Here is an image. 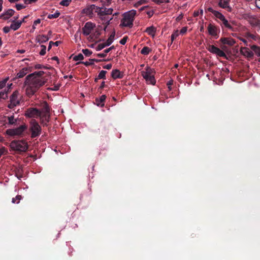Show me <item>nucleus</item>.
<instances>
[{"label":"nucleus","mask_w":260,"mask_h":260,"mask_svg":"<svg viewBox=\"0 0 260 260\" xmlns=\"http://www.w3.org/2000/svg\"><path fill=\"white\" fill-rule=\"evenodd\" d=\"M44 74L43 71H40L35 72L26 77L25 84L27 85L26 93L28 96H31L34 95L47 82V79L42 77Z\"/></svg>","instance_id":"f257e3e1"},{"label":"nucleus","mask_w":260,"mask_h":260,"mask_svg":"<svg viewBox=\"0 0 260 260\" xmlns=\"http://www.w3.org/2000/svg\"><path fill=\"white\" fill-rule=\"evenodd\" d=\"M136 14V11L132 10L124 13L123 18L121 20L120 25L131 28L133 26L134 17Z\"/></svg>","instance_id":"f03ea898"},{"label":"nucleus","mask_w":260,"mask_h":260,"mask_svg":"<svg viewBox=\"0 0 260 260\" xmlns=\"http://www.w3.org/2000/svg\"><path fill=\"white\" fill-rule=\"evenodd\" d=\"M10 147L14 151L18 152H25L28 148L27 142L24 140H14L10 144Z\"/></svg>","instance_id":"7ed1b4c3"},{"label":"nucleus","mask_w":260,"mask_h":260,"mask_svg":"<svg viewBox=\"0 0 260 260\" xmlns=\"http://www.w3.org/2000/svg\"><path fill=\"white\" fill-rule=\"evenodd\" d=\"M29 130L32 139L38 137L42 133L41 126L35 119H31L29 122Z\"/></svg>","instance_id":"20e7f679"},{"label":"nucleus","mask_w":260,"mask_h":260,"mask_svg":"<svg viewBox=\"0 0 260 260\" xmlns=\"http://www.w3.org/2000/svg\"><path fill=\"white\" fill-rule=\"evenodd\" d=\"M27 129V126L24 124L15 128L8 129L6 130V133L7 135L11 137L20 136L22 135L24 132Z\"/></svg>","instance_id":"39448f33"},{"label":"nucleus","mask_w":260,"mask_h":260,"mask_svg":"<svg viewBox=\"0 0 260 260\" xmlns=\"http://www.w3.org/2000/svg\"><path fill=\"white\" fill-rule=\"evenodd\" d=\"M24 115L26 117L37 118L40 116V110L36 108H29L25 111Z\"/></svg>","instance_id":"423d86ee"},{"label":"nucleus","mask_w":260,"mask_h":260,"mask_svg":"<svg viewBox=\"0 0 260 260\" xmlns=\"http://www.w3.org/2000/svg\"><path fill=\"white\" fill-rule=\"evenodd\" d=\"M206 48L210 52L215 54L219 57H226L225 53L222 50L213 45H207Z\"/></svg>","instance_id":"0eeeda50"},{"label":"nucleus","mask_w":260,"mask_h":260,"mask_svg":"<svg viewBox=\"0 0 260 260\" xmlns=\"http://www.w3.org/2000/svg\"><path fill=\"white\" fill-rule=\"evenodd\" d=\"M97 7H98L94 5L87 6L82 10V13L89 17L90 18H92L94 16L93 12L94 11V12H95Z\"/></svg>","instance_id":"6e6552de"},{"label":"nucleus","mask_w":260,"mask_h":260,"mask_svg":"<svg viewBox=\"0 0 260 260\" xmlns=\"http://www.w3.org/2000/svg\"><path fill=\"white\" fill-rule=\"evenodd\" d=\"M245 18L252 26L260 27V20L257 19L255 16L247 14L245 15Z\"/></svg>","instance_id":"1a4fd4ad"},{"label":"nucleus","mask_w":260,"mask_h":260,"mask_svg":"<svg viewBox=\"0 0 260 260\" xmlns=\"http://www.w3.org/2000/svg\"><path fill=\"white\" fill-rule=\"evenodd\" d=\"M18 95L19 92L18 91H15L13 92L10 97V103L8 106V108L12 109L19 104V101L18 99Z\"/></svg>","instance_id":"9d476101"},{"label":"nucleus","mask_w":260,"mask_h":260,"mask_svg":"<svg viewBox=\"0 0 260 260\" xmlns=\"http://www.w3.org/2000/svg\"><path fill=\"white\" fill-rule=\"evenodd\" d=\"M113 9L112 8H106L103 7H98L96 8L95 13L97 15L102 19V17L105 15H111L113 12Z\"/></svg>","instance_id":"9b49d317"},{"label":"nucleus","mask_w":260,"mask_h":260,"mask_svg":"<svg viewBox=\"0 0 260 260\" xmlns=\"http://www.w3.org/2000/svg\"><path fill=\"white\" fill-rule=\"evenodd\" d=\"M95 27V24L91 22H86L82 28V32L84 36L89 35L93 28Z\"/></svg>","instance_id":"f8f14e48"},{"label":"nucleus","mask_w":260,"mask_h":260,"mask_svg":"<svg viewBox=\"0 0 260 260\" xmlns=\"http://www.w3.org/2000/svg\"><path fill=\"white\" fill-rule=\"evenodd\" d=\"M15 13V11L12 9H8L0 15V18L5 20L9 19Z\"/></svg>","instance_id":"ddd939ff"},{"label":"nucleus","mask_w":260,"mask_h":260,"mask_svg":"<svg viewBox=\"0 0 260 260\" xmlns=\"http://www.w3.org/2000/svg\"><path fill=\"white\" fill-rule=\"evenodd\" d=\"M40 119V122L43 126H47V123L50 120V114H43L39 116Z\"/></svg>","instance_id":"4468645a"},{"label":"nucleus","mask_w":260,"mask_h":260,"mask_svg":"<svg viewBox=\"0 0 260 260\" xmlns=\"http://www.w3.org/2000/svg\"><path fill=\"white\" fill-rule=\"evenodd\" d=\"M123 73L121 72L118 69L113 70L111 72V77L114 79H121L123 77Z\"/></svg>","instance_id":"2eb2a0df"},{"label":"nucleus","mask_w":260,"mask_h":260,"mask_svg":"<svg viewBox=\"0 0 260 260\" xmlns=\"http://www.w3.org/2000/svg\"><path fill=\"white\" fill-rule=\"evenodd\" d=\"M41 114H50V108L48 103L44 101L42 104V109L40 110Z\"/></svg>","instance_id":"dca6fc26"},{"label":"nucleus","mask_w":260,"mask_h":260,"mask_svg":"<svg viewBox=\"0 0 260 260\" xmlns=\"http://www.w3.org/2000/svg\"><path fill=\"white\" fill-rule=\"evenodd\" d=\"M220 41L222 44L230 46H233L236 43L234 39L232 38H221Z\"/></svg>","instance_id":"f3484780"},{"label":"nucleus","mask_w":260,"mask_h":260,"mask_svg":"<svg viewBox=\"0 0 260 260\" xmlns=\"http://www.w3.org/2000/svg\"><path fill=\"white\" fill-rule=\"evenodd\" d=\"M240 51L242 54L247 57H251L253 55V52L246 47H241Z\"/></svg>","instance_id":"a211bd4d"},{"label":"nucleus","mask_w":260,"mask_h":260,"mask_svg":"<svg viewBox=\"0 0 260 260\" xmlns=\"http://www.w3.org/2000/svg\"><path fill=\"white\" fill-rule=\"evenodd\" d=\"M208 31L210 35L212 36H217V28L215 26L210 23L208 26Z\"/></svg>","instance_id":"6ab92c4d"},{"label":"nucleus","mask_w":260,"mask_h":260,"mask_svg":"<svg viewBox=\"0 0 260 260\" xmlns=\"http://www.w3.org/2000/svg\"><path fill=\"white\" fill-rule=\"evenodd\" d=\"M106 96L105 95H102L100 96V98H96L95 100V104L98 106H100L101 107L104 106V102L106 100Z\"/></svg>","instance_id":"aec40b11"},{"label":"nucleus","mask_w":260,"mask_h":260,"mask_svg":"<svg viewBox=\"0 0 260 260\" xmlns=\"http://www.w3.org/2000/svg\"><path fill=\"white\" fill-rule=\"evenodd\" d=\"M145 70V71H142L141 72L142 76L145 79L151 76L153 72V70L148 67L146 68Z\"/></svg>","instance_id":"412c9836"},{"label":"nucleus","mask_w":260,"mask_h":260,"mask_svg":"<svg viewBox=\"0 0 260 260\" xmlns=\"http://www.w3.org/2000/svg\"><path fill=\"white\" fill-rule=\"evenodd\" d=\"M229 0H220L218 5L221 8L231 11V8L229 6Z\"/></svg>","instance_id":"4be33fe9"},{"label":"nucleus","mask_w":260,"mask_h":260,"mask_svg":"<svg viewBox=\"0 0 260 260\" xmlns=\"http://www.w3.org/2000/svg\"><path fill=\"white\" fill-rule=\"evenodd\" d=\"M156 29L153 26L148 27L146 28L145 32H147L149 35L154 37L155 35Z\"/></svg>","instance_id":"5701e85b"},{"label":"nucleus","mask_w":260,"mask_h":260,"mask_svg":"<svg viewBox=\"0 0 260 260\" xmlns=\"http://www.w3.org/2000/svg\"><path fill=\"white\" fill-rule=\"evenodd\" d=\"M49 39V37L48 36H46L44 35H39L37 37L36 40L38 41V42H39L40 43H45L47 41H48Z\"/></svg>","instance_id":"b1692460"},{"label":"nucleus","mask_w":260,"mask_h":260,"mask_svg":"<svg viewBox=\"0 0 260 260\" xmlns=\"http://www.w3.org/2000/svg\"><path fill=\"white\" fill-rule=\"evenodd\" d=\"M21 22L19 21H16L15 20H13L11 24L10 25L11 29L16 30L20 28L21 26Z\"/></svg>","instance_id":"393cba45"},{"label":"nucleus","mask_w":260,"mask_h":260,"mask_svg":"<svg viewBox=\"0 0 260 260\" xmlns=\"http://www.w3.org/2000/svg\"><path fill=\"white\" fill-rule=\"evenodd\" d=\"M115 35V31H113L111 35L109 36L106 42V44L108 46H110L113 42Z\"/></svg>","instance_id":"a878e982"},{"label":"nucleus","mask_w":260,"mask_h":260,"mask_svg":"<svg viewBox=\"0 0 260 260\" xmlns=\"http://www.w3.org/2000/svg\"><path fill=\"white\" fill-rule=\"evenodd\" d=\"M27 68H23L17 74V77L21 78L23 77L27 73Z\"/></svg>","instance_id":"bb28decb"},{"label":"nucleus","mask_w":260,"mask_h":260,"mask_svg":"<svg viewBox=\"0 0 260 260\" xmlns=\"http://www.w3.org/2000/svg\"><path fill=\"white\" fill-rule=\"evenodd\" d=\"M8 120L9 124L15 125L17 121V118H15L14 116L13 115L8 117Z\"/></svg>","instance_id":"cd10ccee"},{"label":"nucleus","mask_w":260,"mask_h":260,"mask_svg":"<svg viewBox=\"0 0 260 260\" xmlns=\"http://www.w3.org/2000/svg\"><path fill=\"white\" fill-rule=\"evenodd\" d=\"M145 80L148 84L152 85H155L156 83V81L153 75L150 76L148 78L146 79Z\"/></svg>","instance_id":"c85d7f7f"},{"label":"nucleus","mask_w":260,"mask_h":260,"mask_svg":"<svg viewBox=\"0 0 260 260\" xmlns=\"http://www.w3.org/2000/svg\"><path fill=\"white\" fill-rule=\"evenodd\" d=\"M151 51V49L148 47L145 46L141 50V53L143 55H148Z\"/></svg>","instance_id":"c756f323"},{"label":"nucleus","mask_w":260,"mask_h":260,"mask_svg":"<svg viewBox=\"0 0 260 260\" xmlns=\"http://www.w3.org/2000/svg\"><path fill=\"white\" fill-rule=\"evenodd\" d=\"M251 49L257 56H260V47L253 45L251 47Z\"/></svg>","instance_id":"7c9ffc66"},{"label":"nucleus","mask_w":260,"mask_h":260,"mask_svg":"<svg viewBox=\"0 0 260 260\" xmlns=\"http://www.w3.org/2000/svg\"><path fill=\"white\" fill-rule=\"evenodd\" d=\"M22 197L20 195H17L16 196L15 198H13L12 199V202L13 204H18L20 202V201L21 200Z\"/></svg>","instance_id":"2f4dec72"},{"label":"nucleus","mask_w":260,"mask_h":260,"mask_svg":"<svg viewBox=\"0 0 260 260\" xmlns=\"http://www.w3.org/2000/svg\"><path fill=\"white\" fill-rule=\"evenodd\" d=\"M60 14V13L58 11H57L55 13L53 14H49L47 16V18L49 19L56 18L59 16Z\"/></svg>","instance_id":"473e14b6"},{"label":"nucleus","mask_w":260,"mask_h":260,"mask_svg":"<svg viewBox=\"0 0 260 260\" xmlns=\"http://www.w3.org/2000/svg\"><path fill=\"white\" fill-rule=\"evenodd\" d=\"M106 73H107L106 71H104V70L101 71L98 75V78L105 79Z\"/></svg>","instance_id":"72a5a7b5"},{"label":"nucleus","mask_w":260,"mask_h":260,"mask_svg":"<svg viewBox=\"0 0 260 260\" xmlns=\"http://www.w3.org/2000/svg\"><path fill=\"white\" fill-rule=\"evenodd\" d=\"M214 15L221 21L225 17L223 15H222L221 13L218 11L215 12Z\"/></svg>","instance_id":"f704fd0d"},{"label":"nucleus","mask_w":260,"mask_h":260,"mask_svg":"<svg viewBox=\"0 0 260 260\" xmlns=\"http://www.w3.org/2000/svg\"><path fill=\"white\" fill-rule=\"evenodd\" d=\"M221 21L222 22V23L226 27L230 29L232 28V26L229 24L228 20H226L225 17L221 20Z\"/></svg>","instance_id":"c9c22d12"},{"label":"nucleus","mask_w":260,"mask_h":260,"mask_svg":"<svg viewBox=\"0 0 260 260\" xmlns=\"http://www.w3.org/2000/svg\"><path fill=\"white\" fill-rule=\"evenodd\" d=\"M40 23H41V19H38L36 20H35L34 22V23H33V25H32V29L30 30V32H34V31L36 29V26L38 24H40Z\"/></svg>","instance_id":"e433bc0d"},{"label":"nucleus","mask_w":260,"mask_h":260,"mask_svg":"<svg viewBox=\"0 0 260 260\" xmlns=\"http://www.w3.org/2000/svg\"><path fill=\"white\" fill-rule=\"evenodd\" d=\"M83 59H84V56L81 53H80L78 55H76L73 57V60L74 61L82 60Z\"/></svg>","instance_id":"4c0bfd02"},{"label":"nucleus","mask_w":260,"mask_h":260,"mask_svg":"<svg viewBox=\"0 0 260 260\" xmlns=\"http://www.w3.org/2000/svg\"><path fill=\"white\" fill-rule=\"evenodd\" d=\"M153 2L156 4L160 5L162 3H169L170 0H151Z\"/></svg>","instance_id":"58836bf2"},{"label":"nucleus","mask_w":260,"mask_h":260,"mask_svg":"<svg viewBox=\"0 0 260 260\" xmlns=\"http://www.w3.org/2000/svg\"><path fill=\"white\" fill-rule=\"evenodd\" d=\"M71 2V0H62L59 4L63 6H68Z\"/></svg>","instance_id":"ea45409f"},{"label":"nucleus","mask_w":260,"mask_h":260,"mask_svg":"<svg viewBox=\"0 0 260 260\" xmlns=\"http://www.w3.org/2000/svg\"><path fill=\"white\" fill-rule=\"evenodd\" d=\"M106 46H108L107 45L106 43L99 44L96 48V50L100 51Z\"/></svg>","instance_id":"a19ab883"},{"label":"nucleus","mask_w":260,"mask_h":260,"mask_svg":"<svg viewBox=\"0 0 260 260\" xmlns=\"http://www.w3.org/2000/svg\"><path fill=\"white\" fill-rule=\"evenodd\" d=\"M82 52L86 56L88 57L90 56L92 54V52L88 49H83Z\"/></svg>","instance_id":"79ce46f5"},{"label":"nucleus","mask_w":260,"mask_h":260,"mask_svg":"<svg viewBox=\"0 0 260 260\" xmlns=\"http://www.w3.org/2000/svg\"><path fill=\"white\" fill-rule=\"evenodd\" d=\"M41 50L39 53L40 55L41 56L44 55L46 54V47L45 45H41Z\"/></svg>","instance_id":"37998d69"},{"label":"nucleus","mask_w":260,"mask_h":260,"mask_svg":"<svg viewBox=\"0 0 260 260\" xmlns=\"http://www.w3.org/2000/svg\"><path fill=\"white\" fill-rule=\"evenodd\" d=\"M80 63L83 64L85 66H90V65L93 64V62H92V61H80L79 62H77L76 64H80Z\"/></svg>","instance_id":"c03bdc74"},{"label":"nucleus","mask_w":260,"mask_h":260,"mask_svg":"<svg viewBox=\"0 0 260 260\" xmlns=\"http://www.w3.org/2000/svg\"><path fill=\"white\" fill-rule=\"evenodd\" d=\"M127 39H128V37H127V36L124 37L122 39L120 40V41L119 42L120 44L121 45H125Z\"/></svg>","instance_id":"a18cd8bd"},{"label":"nucleus","mask_w":260,"mask_h":260,"mask_svg":"<svg viewBox=\"0 0 260 260\" xmlns=\"http://www.w3.org/2000/svg\"><path fill=\"white\" fill-rule=\"evenodd\" d=\"M7 98V92L5 91L0 92V99H5Z\"/></svg>","instance_id":"49530a36"},{"label":"nucleus","mask_w":260,"mask_h":260,"mask_svg":"<svg viewBox=\"0 0 260 260\" xmlns=\"http://www.w3.org/2000/svg\"><path fill=\"white\" fill-rule=\"evenodd\" d=\"M15 7L17 10H20L22 9L25 8V6L22 4H18L15 5Z\"/></svg>","instance_id":"de8ad7c7"},{"label":"nucleus","mask_w":260,"mask_h":260,"mask_svg":"<svg viewBox=\"0 0 260 260\" xmlns=\"http://www.w3.org/2000/svg\"><path fill=\"white\" fill-rule=\"evenodd\" d=\"M35 69H46L47 68L45 66L40 64H37L34 67Z\"/></svg>","instance_id":"09e8293b"},{"label":"nucleus","mask_w":260,"mask_h":260,"mask_svg":"<svg viewBox=\"0 0 260 260\" xmlns=\"http://www.w3.org/2000/svg\"><path fill=\"white\" fill-rule=\"evenodd\" d=\"M187 30V27H186V26L183 27L180 30V34H181V35H184V34H185Z\"/></svg>","instance_id":"8fccbe9b"},{"label":"nucleus","mask_w":260,"mask_h":260,"mask_svg":"<svg viewBox=\"0 0 260 260\" xmlns=\"http://www.w3.org/2000/svg\"><path fill=\"white\" fill-rule=\"evenodd\" d=\"M24 4L26 5L30 4L32 3L37 2L38 0H23Z\"/></svg>","instance_id":"3c124183"},{"label":"nucleus","mask_w":260,"mask_h":260,"mask_svg":"<svg viewBox=\"0 0 260 260\" xmlns=\"http://www.w3.org/2000/svg\"><path fill=\"white\" fill-rule=\"evenodd\" d=\"M10 29H11V27L10 26H5L4 28H3V31L5 33V34H7L8 33L10 30Z\"/></svg>","instance_id":"603ef678"},{"label":"nucleus","mask_w":260,"mask_h":260,"mask_svg":"<svg viewBox=\"0 0 260 260\" xmlns=\"http://www.w3.org/2000/svg\"><path fill=\"white\" fill-rule=\"evenodd\" d=\"M114 48V46H112L111 47H109V48H107V49H105L104 51V52H105V53L107 54L108 53H109L111 50H112Z\"/></svg>","instance_id":"864d4df0"},{"label":"nucleus","mask_w":260,"mask_h":260,"mask_svg":"<svg viewBox=\"0 0 260 260\" xmlns=\"http://www.w3.org/2000/svg\"><path fill=\"white\" fill-rule=\"evenodd\" d=\"M183 17V15L182 13H181L179 15V16L176 18V20L177 22H179L180 20H181Z\"/></svg>","instance_id":"5fc2aeb1"},{"label":"nucleus","mask_w":260,"mask_h":260,"mask_svg":"<svg viewBox=\"0 0 260 260\" xmlns=\"http://www.w3.org/2000/svg\"><path fill=\"white\" fill-rule=\"evenodd\" d=\"M179 32L178 30H175L173 34H172V36H173L175 38H177L179 36Z\"/></svg>","instance_id":"6e6d98bb"},{"label":"nucleus","mask_w":260,"mask_h":260,"mask_svg":"<svg viewBox=\"0 0 260 260\" xmlns=\"http://www.w3.org/2000/svg\"><path fill=\"white\" fill-rule=\"evenodd\" d=\"M112 65L111 63L107 64L103 67L104 69L110 70L112 68Z\"/></svg>","instance_id":"4d7b16f0"},{"label":"nucleus","mask_w":260,"mask_h":260,"mask_svg":"<svg viewBox=\"0 0 260 260\" xmlns=\"http://www.w3.org/2000/svg\"><path fill=\"white\" fill-rule=\"evenodd\" d=\"M6 83V81H0V89H2L3 87L5 86Z\"/></svg>","instance_id":"13d9d810"},{"label":"nucleus","mask_w":260,"mask_h":260,"mask_svg":"<svg viewBox=\"0 0 260 260\" xmlns=\"http://www.w3.org/2000/svg\"><path fill=\"white\" fill-rule=\"evenodd\" d=\"M107 54L105 53V52H104L103 53H98L96 54V56L99 57H105L106 56Z\"/></svg>","instance_id":"bf43d9fd"},{"label":"nucleus","mask_w":260,"mask_h":260,"mask_svg":"<svg viewBox=\"0 0 260 260\" xmlns=\"http://www.w3.org/2000/svg\"><path fill=\"white\" fill-rule=\"evenodd\" d=\"M255 6L259 9H260V0H255Z\"/></svg>","instance_id":"052dcab7"},{"label":"nucleus","mask_w":260,"mask_h":260,"mask_svg":"<svg viewBox=\"0 0 260 260\" xmlns=\"http://www.w3.org/2000/svg\"><path fill=\"white\" fill-rule=\"evenodd\" d=\"M89 61H92V62L94 63V62H100V61H102V60L93 58V59H89Z\"/></svg>","instance_id":"680f3d73"},{"label":"nucleus","mask_w":260,"mask_h":260,"mask_svg":"<svg viewBox=\"0 0 260 260\" xmlns=\"http://www.w3.org/2000/svg\"><path fill=\"white\" fill-rule=\"evenodd\" d=\"M207 10L208 11L212 13L213 14H214L215 12L216 11L215 10H214L211 7L208 8Z\"/></svg>","instance_id":"e2e57ef3"},{"label":"nucleus","mask_w":260,"mask_h":260,"mask_svg":"<svg viewBox=\"0 0 260 260\" xmlns=\"http://www.w3.org/2000/svg\"><path fill=\"white\" fill-rule=\"evenodd\" d=\"M102 2L104 3L105 5H109L110 3L111 0H101Z\"/></svg>","instance_id":"0e129e2a"},{"label":"nucleus","mask_w":260,"mask_h":260,"mask_svg":"<svg viewBox=\"0 0 260 260\" xmlns=\"http://www.w3.org/2000/svg\"><path fill=\"white\" fill-rule=\"evenodd\" d=\"M49 89L54 91H57L59 89V86H55L53 88H49Z\"/></svg>","instance_id":"69168bd1"},{"label":"nucleus","mask_w":260,"mask_h":260,"mask_svg":"<svg viewBox=\"0 0 260 260\" xmlns=\"http://www.w3.org/2000/svg\"><path fill=\"white\" fill-rule=\"evenodd\" d=\"M142 4H143V2L142 1H140L138 2L137 3L135 4V6L137 7L140 6Z\"/></svg>","instance_id":"338daca9"},{"label":"nucleus","mask_w":260,"mask_h":260,"mask_svg":"<svg viewBox=\"0 0 260 260\" xmlns=\"http://www.w3.org/2000/svg\"><path fill=\"white\" fill-rule=\"evenodd\" d=\"M105 81H103L101 83V85H100L99 88L102 89V88H103L105 87Z\"/></svg>","instance_id":"774afa93"}]
</instances>
